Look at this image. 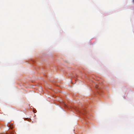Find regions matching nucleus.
<instances>
[{"label": "nucleus", "instance_id": "nucleus-1", "mask_svg": "<svg viewBox=\"0 0 134 134\" xmlns=\"http://www.w3.org/2000/svg\"><path fill=\"white\" fill-rule=\"evenodd\" d=\"M26 120H28V121H30V120H31V119L30 118L28 119V118H25Z\"/></svg>", "mask_w": 134, "mask_h": 134}, {"label": "nucleus", "instance_id": "nucleus-2", "mask_svg": "<svg viewBox=\"0 0 134 134\" xmlns=\"http://www.w3.org/2000/svg\"><path fill=\"white\" fill-rule=\"evenodd\" d=\"M96 87L97 88H98V89H99V86H97V85H96Z\"/></svg>", "mask_w": 134, "mask_h": 134}, {"label": "nucleus", "instance_id": "nucleus-3", "mask_svg": "<svg viewBox=\"0 0 134 134\" xmlns=\"http://www.w3.org/2000/svg\"><path fill=\"white\" fill-rule=\"evenodd\" d=\"M39 88H41V87H39Z\"/></svg>", "mask_w": 134, "mask_h": 134}, {"label": "nucleus", "instance_id": "nucleus-4", "mask_svg": "<svg viewBox=\"0 0 134 134\" xmlns=\"http://www.w3.org/2000/svg\"><path fill=\"white\" fill-rule=\"evenodd\" d=\"M10 128H11V129H12V128H13V127H11V126H10Z\"/></svg>", "mask_w": 134, "mask_h": 134}, {"label": "nucleus", "instance_id": "nucleus-5", "mask_svg": "<svg viewBox=\"0 0 134 134\" xmlns=\"http://www.w3.org/2000/svg\"><path fill=\"white\" fill-rule=\"evenodd\" d=\"M133 3H134V0H133Z\"/></svg>", "mask_w": 134, "mask_h": 134}, {"label": "nucleus", "instance_id": "nucleus-6", "mask_svg": "<svg viewBox=\"0 0 134 134\" xmlns=\"http://www.w3.org/2000/svg\"><path fill=\"white\" fill-rule=\"evenodd\" d=\"M97 92L98 93H99H99L98 91H97Z\"/></svg>", "mask_w": 134, "mask_h": 134}]
</instances>
